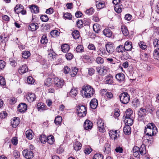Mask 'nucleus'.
Returning <instances> with one entry per match:
<instances>
[{
    "instance_id": "nucleus-34",
    "label": "nucleus",
    "mask_w": 159,
    "mask_h": 159,
    "mask_svg": "<svg viewBox=\"0 0 159 159\" xmlns=\"http://www.w3.org/2000/svg\"><path fill=\"white\" fill-rule=\"evenodd\" d=\"M82 147L81 143L78 141H76L74 145V148L76 151H78L80 150Z\"/></svg>"
},
{
    "instance_id": "nucleus-27",
    "label": "nucleus",
    "mask_w": 159,
    "mask_h": 159,
    "mask_svg": "<svg viewBox=\"0 0 159 159\" xmlns=\"http://www.w3.org/2000/svg\"><path fill=\"white\" fill-rule=\"evenodd\" d=\"M23 9L24 7L22 5H17L14 8V11L15 13L18 14L19 13H20L22 10Z\"/></svg>"
},
{
    "instance_id": "nucleus-24",
    "label": "nucleus",
    "mask_w": 159,
    "mask_h": 159,
    "mask_svg": "<svg viewBox=\"0 0 159 159\" xmlns=\"http://www.w3.org/2000/svg\"><path fill=\"white\" fill-rule=\"evenodd\" d=\"M125 46L120 45L118 46L116 49V51L118 53H123L125 52Z\"/></svg>"
},
{
    "instance_id": "nucleus-25",
    "label": "nucleus",
    "mask_w": 159,
    "mask_h": 159,
    "mask_svg": "<svg viewBox=\"0 0 159 159\" xmlns=\"http://www.w3.org/2000/svg\"><path fill=\"white\" fill-rule=\"evenodd\" d=\"M47 107L42 102H39L37 105V108L39 111H43L46 109Z\"/></svg>"
},
{
    "instance_id": "nucleus-7",
    "label": "nucleus",
    "mask_w": 159,
    "mask_h": 159,
    "mask_svg": "<svg viewBox=\"0 0 159 159\" xmlns=\"http://www.w3.org/2000/svg\"><path fill=\"white\" fill-rule=\"evenodd\" d=\"M112 2L115 5V10L118 13H120L122 11L123 6L120 3V0H113Z\"/></svg>"
},
{
    "instance_id": "nucleus-37",
    "label": "nucleus",
    "mask_w": 159,
    "mask_h": 159,
    "mask_svg": "<svg viewBox=\"0 0 159 159\" xmlns=\"http://www.w3.org/2000/svg\"><path fill=\"white\" fill-rule=\"evenodd\" d=\"M70 49L69 46L66 44H64L61 46V51L64 52H66Z\"/></svg>"
},
{
    "instance_id": "nucleus-41",
    "label": "nucleus",
    "mask_w": 159,
    "mask_h": 159,
    "mask_svg": "<svg viewBox=\"0 0 159 159\" xmlns=\"http://www.w3.org/2000/svg\"><path fill=\"white\" fill-rule=\"evenodd\" d=\"M54 140V137L52 135L48 136L47 138V142L50 144H52Z\"/></svg>"
},
{
    "instance_id": "nucleus-22",
    "label": "nucleus",
    "mask_w": 159,
    "mask_h": 159,
    "mask_svg": "<svg viewBox=\"0 0 159 159\" xmlns=\"http://www.w3.org/2000/svg\"><path fill=\"white\" fill-rule=\"evenodd\" d=\"M0 38L2 42L5 43L8 40V35L6 34L5 32H3L2 33H1Z\"/></svg>"
},
{
    "instance_id": "nucleus-62",
    "label": "nucleus",
    "mask_w": 159,
    "mask_h": 159,
    "mask_svg": "<svg viewBox=\"0 0 159 159\" xmlns=\"http://www.w3.org/2000/svg\"><path fill=\"white\" fill-rule=\"evenodd\" d=\"M148 137L147 138V141L148 143L149 144H152L153 141V139L152 136L153 135H148Z\"/></svg>"
},
{
    "instance_id": "nucleus-9",
    "label": "nucleus",
    "mask_w": 159,
    "mask_h": 159,
    "mask_svg": "<svg viewBox=\"0 0 159 159\" xmlns=\"http://www.w3.org/2000/svg\"><path fill=\"white\" fill-rule=\"evenodd\" d=\"M22 153L23 156L27 159H30L33 157V153L31 150L28 149L24 150Z\"/></svg>"
},
{
    "instance_id": "nucleus-56",
    "label": "nucleus",
    "mask_w": 159,
    "mask_h": 159,
    "mask_svg": "<svg viewBox=\"0 0 159 159\" xmlns=\"http://www.w3.org/2000/svg\"><path fill=\"white\" fill-rule=\"evenodd\" d=\"M27 82L28 84H32L34 83V80L32 77L29 76L27 78Z\"/></svg>"
},
{
    "instance_id": "nucleus-35",
    "label": "nucleus",
    "mask_w": 159,
    "mask_h": 159,
    "mask_svg": "<svg viewBox=\"0 0 159 159\" xmlns=\"http://www.w3.org/2000/svg\"><path fill=\"white\" fill-rule=\"evenodd\" d=\"M72 35L75 39H79L80 36L79 32L77 30H74L72 33Z\"/></svg>"
},
{
    "instance_id": "nucleus-59",
    "label": "nucleus",
    "mask_w": 159,
    "mask_h": 159,
    "mask_svg": "<svg viewBox=\"0 0 159 159\" xmlns=\"http://www.w3.org/2000/svg\"><path fill=\"white\" fill-rule=\"evenodd\" d=\"M6 84L4 78L2 76H0V85L4 86Z\"/></svg>"
},
{
    "instance_id": "nucleus-48",
    "label": "nucleus",
    "mask_w": 159,
    "mask_h": 159,
    "mask_svg": "<svg viewBox=\"0 0 159 159\" xmlns=\"http://www.w3.org/2000/svg\"><path fill=\"white\" fill-rule=\"evenodd\" d=\"M78 71V69L76 67H75L70 72V75L71 77H75L77 74V72Z\"/></svg>"
},
{
    "instance_id": "nucleus-60",
    "label": "nucleus",
    "mask_w": 159,
    "mask_h": 159,
    "mask_svg": "<svg viewBox=\"0 0 159 159\" xmlns=\"http://www.w3.org/2000/svg\"><path fill=\"white\" fill-rule=\"evenodd\" d=\"M88 48L90 50L96 51V48L94 45L90 43L88 46Z\"/></svg>"
},
{
    "instance_id": "nucleus-23",
    "label": "nucleus",
    "mask_w": 159,
    "mask_h": 159,
    "mask_svg": "<svg viewBox=\"0 0 159 159\" xmlns=\"http://www.w3.org/2000/svg\"><path fill=\"white\" fill-rule=\"evenodd\" d=\"M106 79V83L108 84H112L113 83V76L109 74L107 75Z\"/></svg>"
},
{
    "instance_id": "nucleus-43",
    "label": "nucleus",
    "mask_w": 159,
    "mask_h": 159,
    "mask_svg": "<svg viewBox=\"0 0 159 159\" xmlns=\"http://www.w3.org/2000/svg\"><path fill=\"white\" fill-rule=\"evenodd\" d=\"M153 55L155 59L159 60V48H157L154 50Z\"/></svg>"
},
{
    "instance_id": "nucleus-28",
    "label": "nucleus",
    "mask_w": 159,
    "mask_h": 159,
    "mask_svg": "<svg viewBox=\"0 0 159 159\" xmlns=\"http://www.w3.org/2000/svg\"><path fill=\"white\" fill-rule=\"evenodd\" d=\"M96 3V7L98 9H101L105 7V3L103 1H97Z\"/></svg>"
},
{
    "instance_id": "nucleus-31",
    "label": "nucleus",
    "mask_w": 159,
    "mask_h": 159,
    "mask_svg": "<svg viewBox=\"0 0 159 159\" xmlns=\"http://www.w3.org/2000/svg\"><path fill=\"white\" fill-rule=\"evenodd\" d=\"M123 131L126 135H129L131 132V129L129 125H126L124 128Z\"/></svg>"
},
{
    "instance_id": "nucleus-10",
    "label": "nucleus",
    "mask_w": 159,
    "mask_h": 159,
    "mask_svg": "<svg viewBox=\"0 0 159 159\" xmlns=\"http://www.w3.org/2000/svg\"><path fill=\"white\" fill-rule=\"evenodd\" d=\"M106 49L107 52L111 54L113 53L115 50V47L113 44L108 42L105 45Z\"/></svg>"
},
{
    "instance_id": "nucleus-47",
    "label": "nucleus",
    "mask_w": 159,
    "mask_h": 159,
    "mask_svg": "<svg viewBox=\"0 0 159 159\" xmlns=\"http://www.w3.org/2000/svg\"><path fill=\"white\" fill-rule=\"evenodd\" d=\"M48 39L45 35H43L41 39L40 42L42 44H46L48 42Z\"/></svg>"
},
{
    "instance_id": "nucleus-32",
    "label": "nucleus",
    "mask_w": 159,
    "mask_h": 159,
    "mask_svg": "<svg viewBox=\"0 0 159 159\" xmlns=\"http://www.w3.org/2000/svg\"><path fill=\"white\" fill-rule=\"evenodd\" d=\"M133 111L131 109L129 108L126 111L125 115L123 116V118L133 117Z\"/></svg>"
},
{
    "instance_id": "nucleus-11",
    "label": "nucleus",
    "mask_w": 159,
    "mask_h": 159,
    "mask_svg": "<svg viewBox=\"0 0 159 159\" xmlns=\"http://www.w3.org/2000/svg\"><path fill=\"white\" fill-rule=\"evenodd\" d=\"M116 80L120 83H123L125 81V75L122 73L116 74L115 76Z\"/></svg>"
},
{
    "instance_id": "nucleus-52",
    "label": "nucleus",
    "mask_w": 159,
    "mask_h": 159,
    "mask_svg": "<svg viewBox=\"0 0 159 159\" xmlns=\"http://www.w3.org/2000/svg\"><path fill=\"white\" fill-rule=\"evenodd\" d=\"M44 84L46 86L49 87L52 84V81L51 78H47L45 81Z\"/></svg>"
},
{
    "instance_id": "nucleus-46",
    "label": "nucleus",
    "mask_w": 159,
    "mask_h": 159,
    "mask_svg": "<svg viewBox=\"0 0 159 159\" xmlns=\"http://www.w3.org/2000/svg\"><path fill=\"white\" fill-rule=\"evenodd\" d=\"M96 62L99 64H102L104 62L103 58L99 57H97L95 60Z\"/></svg>"
},
{
    "instance_id": "nucleus-30",
    "label": "nucleus",
    "mask_w": 159,
    "mask_h": 159,
    "mask_svg": "<svg viewBox=\"0 0 159 159\" xmlns=\"http://www.w3.org/2000/svg\"><path fill=\"white\" fill-rule=\"evenodd\" d=\"M104 35L108 37H110L112 35L111 30L108 28L105 29L103 31Z\"/></svg>"
},
{
    "instance_id": "nucleus-3",
    "label": "nucleus",
    "mask_w": 159,
    "mask_h": 159,
    "mask_svg": "<svg viewBox=\"0 0 159 159\" xmlns=\"http://www.w3.org/2000/svg\"><path fill=\"white\" fill-rule=\"evenodd\" d=\"M157 132V128L153 123H148L145 127L144 132L147 135H153Z\"/></svg>"
},
{
    "instance_id": "nucleus-12",
    "label": "nucleus",
    "mask_w": 159,
    "mask_h": 159,
    "mask_svg": "<svg viewBox=\"0 0 159 159\" xmlns=\"http://www.w3.org/2000/svg\"><path fill=\"white\" fill-rule=\"evenodd\" d=\"M93 126V123L90 120H86L84 123V127L86 130L90 129Z\"/></svg>"
},
{
    "instance_id": "nucleus-14",
    "label": "nucleus",
    "mask_w": 159,
    "mask_h": 159,
    "mask_svg": "<svg viewBox=\"0 0 159 159\" xmlns=\"http://www.w3.org/2000/svg\"><path fill=\"white\" fill-rule=\"evenodd\" d=\"M27 106L25 103H21L18 106V110L20 112H24L27 109Z\"/></svg>"
},
{
    "instance_id": "nucleus-38",
    "label": "nucleus",
    "mask_w": 159,
    "mask_h": 159,
    "mask_svg": "<svg viewBox=\"0 0 159 159\" xmlns=\"http://www.w3.org/2000/svg\"><path fill=\"white\" fill-rule=\"evenodd\" d=\"M75 51L77 52H82L84 51V47L82 45L77 46L75 49Z\"/></svg>"
},
{
    "instance_id": "nucleus-61",
    "label": "nucleus",
    "mask_w": 159,
    "mask_h": 159,
    "mask_svg": "<svg viewBox=\"0 0 159 159\" xmlns=\"http://www.w3.org/2000/svg\"><path fill=\"white\" fill-rule=\"evenodd\" d=\"M40 19L43 22H46L48 20V17L47 15H42L41 16Z\"/></svg>"
},
{
    "instance_id": "nucleus-6",
    "label": "nucleus",
    "mask_w": 159,
    "mask_h": 159,
    "mask_svg": "<svg viewBox=\"0 0 159 159\" xmlns=\"http://www.w3.org/2000/svg\"><path fill=\"white\" fill-rule=\"evenodd\" d=\"M64 84V81L61 78H55L54 79L53 84L56 88H62Z\"/></svg>"
},
{
    "instance_id": "nucleus-57",
    "label": "nucleus",
    "mask_w": 159,
    "mask_h": 159,
    "mask_svg": "<svg viewBox=\"0 0 159 159\" xmlns=\"http://www.w3.org/2000/svg\"><path fill=\"white\" fill-rule=\"evenodd\" d=\"M94 10L92 7L87 9L86 11V13L89 15H91L94 13Z\"/></svg>"
},
{
    "instance_id": "nucleus-64",
    "label": "nucleus",
    "mask_w": 159,
    "mask_h": 159,
    "mask_svg": "<svg viewBox=\"0 0 159 159\" xmlns=\"http://www.w3.org/2000/svg\"><path fill=\"white\" fill-rule=\"evenodd\" d=\"M153 43L155 47L159 48V39H155L154 40Z\"/></svg>"
},
{
    "instance_id": "nucleus-51",
    "label": "nucleus",
    "mask_w": 159,
    "mask_h": 159,
    "mask_svg": "<svg viewBox=\"0 0 159 159\" xmlns=\"http://www.w3.org/2000/svg\"><path fill=\"white\" fill-rule=\"evenodd\" d=\"M148 113H151L152 112V107L150 105H147L144 107Z\"/></svg>"
},
{
    "instance_id": "nucleus-54",
    "label": "nucleus",
    "mask_w": 159,
    "mask_h": 159,
    "mask_svg": "<svg viewBox=\"0 0 159 159\" xmlns=\"http://www.w3.org/2000/svg\"><path fill=\"white\" fill-rule=\"evenodd\" d=\"M107 72V70L106 69V67L103 66L102 68H101L99 74L102 75H104L106 74Z\"/></svg>"
},
{
    "instance_id": "nucleus-8",
    "label": "nucleus",
    "mask_w": 159,
    "mask_h": 159,
    "mask_svg": "<svg viewBox=\"0 0 159 159\" xmlns=\"http://www.w3.org/2000/svg\"><path fill=\"white\" fill-rule=\"evenodd\" d=\"M97 125L99 131L101 132L104 133L105 130V125L104 121L102 119H99L98 120Z\"/></svg>"
},
{
    "instance_id": "nucleus-58",
    "label": "nucleus",
    "mask_w": 159,
    "mask_h": 159,
    "mask_svg": "<svg viewBox=\"0 0 159 159\" xmlns=\"http://www.w3.org/2000/svg\"><path fill=\"white\" fill-rule=\"evenodd\" d=\"M65 57L67 60H70L73 57V55L71 53L68 52L66 54Z\"/></svg>"
},
{
    "instance_id": "nucleus-26",
    "label": "nucleus",
    "mask_w": 159,
    "mask_h": 159,
    "mask_svg": "<svg viewBox=\"0 0 159 159\" xmlns=\"http://www.w3.org/2000/svg\"><path fill=\"white\" fill-rule=\"evenodd\" d=\"M111 148L110 145L108 143L106 144L103 149L104 152L110 155L111 151Z\"/></svg>"
},
{
    "instance_id": "nucleus-17",
    "label": "nucleus",
    "mask_w": 159,
    "mask_h": 159,
    "mask_svg": "<svg viewBox=\"0 0 159 159\" xmlns=\"http://www.w3.org/2000/svg\"><path fill=\"white\" fill-rule=\"evenodd\" d=\"M19 118L18 117L14 118L11 120V124L13 127L16 128L19 124Z\"/></svg>"
},
{
    "instance_id": "nucleus-33",
    "label": "nucleus",
    "mask_w": 159,
    "mask_h": 159,
    "mask_svg": "<svg viewBox=\"0 0 159 159\" xmlns=\"http://www.w3.org/2000/svg\"><path fill=\"white\" fill-rule=\"evenodd\" d=\"M121 29V31L124 35L127 36L129 35V31L125 25H122Z\"/></svg>"
},
{
    "instance_id": "nucleus-45",
    "label": "nucleus",
    "mask_w": 159,
    "mask_h": 159,
    "mask_svg": "<svg viewBox=\"0 0 159 159\" xmlns=\"http://www.w3.org/2000/svg\"><path fill=\"white\" fill-rule=\"evenodd\" d=\"M60 33L57 30H54L51 31L50 34L51 36L53 37H56L58 36Z\"/></svg>"
},
{
    "instance_id": "nucleus-4",
    "label": "nucleus",
    "mask_w": 159,
    "mask_h": 159,
    "mask_svg": "<svg viewBox=\"0 0 159 159\" xmlns=\"http://www.w3.org/2000/svg\"><path fill=\"white\" fill-rule=\"evenodd\" d=\"M119 98L121 102L124 104L128 103L130 100V96L126 92H124L121 93Z\"/></svg>"
},
{
    "instance_id": "nucleus-1",
    "label": "nucleus",
    "mask_w": 159,
    "mask_h": 159,
    "mask_svg": "<svg viewBox=\"0 0 159 159\" xmlns=\"http://www.w3.org/2000/svg\"><path fill=\"white\" fill-rule=\"evenodd\" d=\"M95 93V90L90 85H86L83 86L81 93L84 97L90 98Z\"/></svg>"
},
{
    "instance_id": "nucleus-19",
    "label": "nucleus",
    "mask_w": 159,
    "mask_h": 159,
    "mask_svg": "<svg viewBox=\"0 0 159 159\" xmlns=\"http://www.w3.org/2000/svg\"><path fill=\"white\" fill-rule=\"evenodd\" d=\"M124 46L125 51H129L132 50V46L131 42L128 41H126L125 43Z\"/></svg>"
},
{
    "instance_id": "nucleus-5",
    "label": "nucleus",
    "mask_w": 159,
    "mask_h": 159,
    "mask_svg": "<svg viewBox=\"0 0 159 159\" xmlns=\"http://www.w3.org/2000/svg\"><path fill=\"white\" fill-rule=\"evenodd\" d=\"M77 113L79 116H85L87 113L86 107L84 106H79L77 109Z\"/></svg>"
},
{
    "instance_id": "nucleus-18",
    "label": "nucleus",
    "mask_w": 159,
    "mask_h": 159,
    "mask_svg": "<svg viewBox=\"0 0 159 159\" xmlns=\"http://www.w3.org/2000/svg\"><path fill=\"white\" fill-rule=\"evenodd\" d=\"M124 119V122L126 125H131L133 123L134 118L133 117L123 118Z\"/></svg>"
},
{
    "instance_id": "nucleus-21",
    "label": "nucleus",
    "mask_w": 159,
    "mask_h": 159,
    "mask_svg": "<svg viewBox=\"0 0 159 159\" xmlns=\"http://www.w3.org/2000/svg\"><path fill=\"white\" fill-rule=\"evenodd\" d=\"M98 102L96 98L92 99L90 103L91 107L93 109H95L98 105Z\"/></svg>"
},
{
    "instance_id": "nucleus-44",
    "label": "nucleus",
    "mask_w": 159,
    "mask_h": 159,
    "mask_svg": "<svg viewBox=\"0 0 159 159\" xmlns=\"http://www.w3.org/2000/svg\"><path fill=\"white\" fill-rule=\"evenodd\" d=\"M62 120V117L61 116H57L55 118L54 123L56 125L60 124Z\"/></svg>"
},
{
    "instance_id": "nucleus-13",
    "label": "nucleus",
    "mask_w": 159,
    "mask_h": 159,
    "mask_svg": "<svg viewBox=\"0 0 159 159\" xmlns=\"http://www.w3.org/2000/svg\"><path fill=\"white\" fill-rule=\"evenodd\" d=\"M28 68L26 65H23L20 66L18 69L19 73L21 74H24L28 71Z\"/></svg>"
},
{
    "instance_id": "nucleus-16",
    "label": "nucleus",
    "mask_w": 159,
    "mask_h": 159,
    "mask_svg": "<svg viewBox=\"0 0 159 159\" xmlns=\"http://www.w3.org/2000/svg\"><path fill=\"white\" fill-rule=\"evenodd\" d=\"M118 130H111L110 131L109 133V135L111 139L115 140L119 137V134H117V133Z\"/></svg>"
},
{
    "instance_id": "nucleus-20",
    "label": "nucleus",
    "mask_w": 159,
    "mask_h": 159,
    "mask_svg": "<svg viewBox=\"0 0 159 159\" xmlns=\"http://www.w3.org/2000/svg\"><path fill=\"white\" fill-rule=\"evenodd\" d=\"M39 27V25L37 23H32L30 24L28 29L31 31H34L36 30Z\"/></svg>"
},
{
    "instance_id": "nucleus-63",
    "label": "nucleus",
    "mask_w": 159,
    "mask_h": 159,
    "mask_svg": "<svg viewBox=\"0 0 159 159\" xmlns=\"http://www.w3.org/2000/svg\"><path fill=\"white\" fill-rule=\"evenodd\" d=\"M13 155L14 157L15 158H18L20 156V154L19 152L17 150H15L14 151Z\"/></svg>"
},
{
    "instance_id": "nucleus-55",
    "label": "nucleus",
    "mask_w": 159,
    "mask_h": 159,
    "mask_svg": "<svg viewBox=\"0 0 159 159\" xmlns=\"http://www.w3.org/2000/svg\"><path fill=\"white\" fill-rule=\"evenodd\" d=\"M103 156L102 154H96L94 155L93 159H103Z\"/></svg>"
},
{
    "instance_id": "nucleus-39",
    "label": "nucleus",
    "mask_w": 159,
    "mask_h": 159,
    "mask_svg": "<svg viewBox=\"0 0 159 159\" xmlns=\"http://www.w3.org/2000/svg\"><path fill=\"white\" fill-rule=\"evenodd\" d=\"M69 94L71 97L74 98L77 94V91L75 88H73L71 90Z\"/></svg>"
},
{
    "instance_id": "nucleus-50",
    "label": "nucleus",
    "mask_w": 159,
    "mask_h": 159,
    "mask_svg": "<svg viewBox=\"0 0 159 159\" xmlns=\"http://www.w3.org/2000/svg\"><path fill=\"white\" fill-rule=\"evenodd\" d=\"M63 17L65 19L71 20L72 18L71 14L70 13H64Z\"/></svg>"
},
{
    "instance_id": "nucleus-42",
    "label": "nucleus",
    "mask_w": 159,
    "mask_h": 159,
    "mask_svg": "<svg viewBox=\"0 0 159 159\" xmlns=\"http://www.w3.org/2000/svg\"><path fill=\"white\" fill-rule=\"evenodd\" d=\"M94 31L97 33H98L100 30V26L98 24H94L93 26Z\"/></svg>"
},
{
    "instance_id": "nucleus-36",
    "label": "nucleus",
    "mask_w": 159,
    "mask_h": 159,
    "mask_svg": "<svg viewBox=\"0 0 159 159\" xmlns=\"http://www.w3.org/2000/svg\"><path fill=\"white\" fill-rule=\"evenodd\" d=\"M30 8L32 13H37L39 12V8L36 6L32 5Z\"/></svg>"
},
{
    "instance_id": "nucleus-49",
    "label": "nucleus",
    "mask_w": 159,
    "mask_h": 159,
    "mask_svg": "<svg viewBox=\"0 0 159 159\" xmlns=\"http://www.w3.org/2000/svg\"><path fill=\"white\" fill-rule=\"evenodd\" d=\"M40 140L42 143H45L47 142V138L45 135H41Z\"/></svg>"
},
{
    "instance_id": "nucleus-53",
    "label": "nucleus",
    "mask_w": 159,
    "mask_h": 159,
    "mask_svg": "<svg viewBox=\"0 0 159 159\" xmlns=\"http://www.w3.org/2000/svg\"><path fill=\"white\" fill-rule=\"evenodd\" d=\"M138 44L139 47L143 49H145L147 48L146 44L143 41H140L138 43Z\"/></svg>"
},
{
    "instance_id": "nucleus-40",
    "label": "nucleus",
    "mask_w": 159,
    "mask_h": 159,
    "mask_svg": "<svg viewBox=\"0 0 159 159\" xmlns=\"http://www.w3.org/2000/svg\"><path fill=\"white\" fill-rule=\"evenodd\" d=\"M30 55V52L27 51H23L22 53V57L25 59H27Z\"/></svg>"
},
{
    "instance_id": "nucleus-29",
    "label": "nucleus",
    "mask_w": 159,
    "mask_h": 159,
    "mask_svg": "<svg viewBox=\"0 0 159 159\" xmlns=\"http://www.w3.org/2000/svg\"><path fill=\"white\" fill-rule=\"evenodd\" d=\"M33 132L31 129H29L25 132L26 138L29 139H32L33 137Z\"/></svg>"
},
{
    "instance_id": "nucleus-2",
    "label": "nucleus",
    "mask_w": 159,
    "mask_h": 159,
    "mask_svg": "<svg viewBox=\"0 0 159 159\" xmlns=\"http://www.w3.org/2000/svg\"><path fill=\"white\" fill-rule=\"evenodd\" d=\"M132 151L134 157L139 158L140 157V153L142 155H144L146 153L145 145L142 144L139 148L137 146H134L133 148Z\"/></svg>"
},
{
    "instance_id": "nucleus-15",
    "label": "nucleus",
    "mask_w": 159,
    "mask_h": 159,
    "mask_svg": "<svg viewBox=\"0 0 159 159\" xmlns=\"http://www.w3.org/2000/svg\"><path fill=\"white\" fill-rule=\"evenodd\" d=\"M26 98L30 102H31L34 101L36 98L35 94L32 93H29L27 96Z\"/></svg>"
}]
</instances>
